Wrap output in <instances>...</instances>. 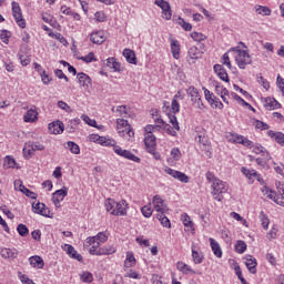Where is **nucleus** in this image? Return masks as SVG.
Segmentation results:
<instances>
[{"instance_id": "obj_51", "label": "nucleus", "mask_w": 284, "mask_h": 284, "mask_svg": "<svg viewBox=\"0 0 284 284\" xmlns=\"http://www.w3.org/2000/svg\"><path fill=\"white\" fill-rule=\"evenodd\" d=\"M80 61H84V63H92V61H97L94 58V52H89L88 55L80 57Z\"/></svg>"}, {"instance_id": "obj_30", "label": "nucleus", "mask_w": 284, "mask_h": 284, "mask_svg": "<svg viewBox=\"0 0 284 284\" xmlns=\"http://www.w3.org/2000/svg\"><path fill=\"white\" fill-rule=\"evenodd\" d=\"M203 252H199L194 250V246H192V260L195 265H201L203 263Z\"/></svg>"}, {"instance_id": "obj_64", "label": "nucleus", "mask_w": 284, "mask_h": 284, "mask_svg": "<svg viewBox=\"0 0 284 284\" xmlns=\"http://www.w3.org/2000/svg\"><path fill=\"white\" fill-rule=\"evenodd\" d=\"M55 77H58V79H64V81L68 83V81H70V79H68L64 74H63V70L61 69H57L54 71Z\"/></svg>"}, {"instance_id": "obj_7", "label": "nucleus", "mask_w": 284, "mask_h": 284, "mask_svg": "<svg viewBox=\"0 0 284 284\" xmlns=\"http://www.w3.org/2000/svg\"><path fill=\"white\" fill-rule=\"evenodd\" d=\"M113 152L118 154V156H122V159H128L129 161H133L134 163H141V159L130 151L122 149L120 145L113 148Z\"/></svg>"}, {"instance_id": "obj_18", "label": "nucleus", "mask_w": 284, "mask_h": 284, "mask_svg": "<svg viewBox=\"0 0 284 284\" xmlns=\"http://www.w3.org/2000/svg\"><path fill=\"white\" fill-rule=\"evenodd\" d=\"M214 72L220 77L221 81H225V83H230V77L227 75V71L221 64H215L213 67Z\"/></svg>"}, {"instance_id": "obj_29", "label": "nucleus", "mask_w": 284, "mask_h": 284, "mask_svg": "<svg viewBox=\"0 0 284 284\" xmlns=\"http://www.w3.org/2000/svg\"><path fill=\"white\" fill-rule=\"evenodd\" d=\"M199 143L203 145L206 150V155L212 156V152H210V140L205 136V133L197 135Z\"/></svg>"}, {"instance_id": "obj_63", "label": "nucleus", "mask_w": 284, "mask_h": 284, "mask_svg": "<svg viewBox=\"0 0 284 284\" xmlns=\"http://www.w3.org/2000/svg\"><path fill=\"white\" fill-rule=\"evenodd\" d=\"M4 162L7 163L8 168H19L17 166V161L12 156H7Z\"/></svg>"}, {"instance_id": "obj_15", "label": "nucleus", "mask_w": 284, "mask_h": 284, "mask_svg": "<svg viewBox=\"0 0 284 284\" xmlns=\"http://www.w3.org/2000/svg\"><path fill=\"white\" fill-rule=\"evenodd\" d=\"M19 59L21 65H30V55L28 54V44L20 47Z\"/></svg>"}, {"instance_id": "obj_6", "label": "nucleus", "mask_w": 284, "mask_h": 284, "mask_svg": "<svg viewBox=\"0 0 284 284\" xmlns=\"http://www.w3.org/2000/svg\"><path fill=\"white\" fill-rule=\"evenodd\" d=\"M11 6L16 23H18L19 28H26V20L23 19V14L21 13V6H19V2L16 1H13Z\"/></svg>"}, {"instance_id": "obj_34", "label": "nucleus", "mask_w": 284, "mask_h": 284, "mask_svg": "<svg viewBox=\"0 0 284 284\" xmlns=\"http://www.w3.org/2000/svg\"><path fill=\"white\" fill-rule=\"evenodd\" d=\"M37 121V111L30 109L24 114V122L26 123H34Z\"/></svg>"}, {"instance_id": "obj_33", "label": "nucleus", "mask_w": 284, "mask_h": 284, "mask_svg": "<svg viewBox=\"0 0 284 284\" xmlns=\"http://www.w3.org/2000/svg\"><path fill=\"white\" fill-rule=\"evenodd\" d=\"M253 152L255 154H262V156H264V159H266V161H268V159H270V153L262 145H258V144L253 145Z\"/></svg>"}, {"instance_id": "obj_16", "label": "nucleus", "mask_w": 284, "mask_h": 284, "mask_svg": "<svg viewBox=\"0 0 284 284\" xmlns=\"http://www.w3.org/2000/svg\"><path fill=\"white\" fill-rule=\"evenodd\" d=\"M48 130L50 134H61L63 133V130H65V126L63 125V122L55 121V122L49 123Z\"/></svg>"}, {"instance_id": "obj_59", "label": "nucleus", "mask_w": 284, "mask_h": 284, "mask_svg": "<svg viewBox=\"0 0 284 284\" xmlns=\"http://www.w3.org/2000/svg\"><path fill=\"white\" fill-rule=\"evenodd\" d=\"M0 39L4 43H10V32L8 30H2L0 34Z\"/></svg>"}, {"instance_id": "obj_57", "label": "nucleus", "mask_w": 284, "mask_h": 284, "mask_svg": "<svg viewBox=\"0 0 284 284\" xmlns=\"http://www.w3.org/2000/svg\"><path fill=\"white\" fill-rule=\"evenodd\" d=\"M266 194V199H270L271 201H276V199H278V194H276V191L273 190H266V192L264 193Z\"/></svg>"}, {"instance_id": "obj_8", "label": "nucleus", "mask_w": 284, "mask_h": 284, "mask_svg": "<svg viewBox=\"0 0 284 284\" xmlns=\"http://www.w3.org/2000/svg\"><path fill=\"white\" fill-rule=\"evenodd\" d=\"M170 123L173 125L170 126V124H164V130H166V133L170 134V136H176V131L175 130H181V126L179 125V120H176V115H172V113H168Z\"/></svg>"}, {"instance_id": "obj_17", "label": "nucleus", "mask_w": 284, "mask_h": 284, "mask_svg": "<svg viewBox=\"0 0 284 284\" xmlns=\"http://www.w3.org/2000/svg\"><path fill=\"white\" fill-rule=\"evenodd\" d=\"M90 41L91 43L101 45V43H105V33L103 31H94L91 33Z\"/></svg>"}, {"instance_id": "obj_39", "label": "nucleus", "mask_w": 284, "mask_h": 284, "mask_svg": "<svg viewBox=\"0 0 284 284\" xmlns=\"http://www.w3.org/2000/svg\"><path fill=\"white\" fill-rule=\"evenodd\" d=\"M114 252H116V248H114V246L102 247L99 248L98 256L114 254Z\"/></svg>"}, {"instance_id": "obj_24", "label": "nucleus", "mask_w": 284, "mask_h": 284, "mask_svg": "<svg viewBox=\"0 0 284 284\" xmlns=\"http://www.w3.org/2000/svg\"><path fill=\"white\" fill-rule=\"evenodd\" d=\"M18 254L16 248H0V256L2 258H17Z\"/></svg>"}, {"instance_id": "obj_9", "label": "nucleus", "mask_w": 284, "mask_h": 284, "mask_svg": "<svg viewBox=\"0 0 284 284\" xmlns=\"http://www.w3.org/2000/svg\"><path fill=\"white\" fill-rule=\"evenodd\" d=\"M153 210L155 212H159V214H163L165 212H169L170 209H168V204H165V201L161 199L159 195L153 196Z\"/></svg>"}, {"instance_id": "obj_12", "label": "nucleus", "mask_w": 284, "mask_h": 284, "mask_svg": "<svg viewBox=\"0 0 284 284\" xmlns=\"http://www.w3.org/2000/svg\"><path fill=\"white\" fill-rule=\"evenodd\" d=\"M14 187L16 190H19V192H22V194H26L29 199H37V193L30 191V189L26 187L23 185V182L21 180H16L14 181Z\"/></svg>"}, {"instance_id": "obj_23", "label": "nucleus", "mask_w": 284, "mask_h": 284, "mask_svg": "<svg viewBox=\"0 0 284 284\" xmlns=\"http://www.w3.org/2000/svg\"><path fill=\"white\" fill-rule=\"evenodd\" d=\"M77 78L82 88H90L92 83V79H90V75L85 73H78Z\"/></svg>"}, {"instance_id": "obj_10", "label": "nucleus", "mask_w": 284, "mask_h": 284, "mask_svg": "<svg viewBox=\"0 0 284 284\" xmlns=\"http://www.w3.org/2000/svg\"><path fill=\"white\" fill-rule=\"evenodd\" d=\"M32 210L34 214H40V216H45L47 219H52L50 215V209L43 203H32Z\"/></svg>"}, {"instance_id": "obj_37", "label": "nucleus", "mask_w": 284, "mask_h": 284, "mask_svg": "<svg viewBox=\"0 0 284 284\" xmlns=\"http://www.w3.org/2000/svg\"><path fill=\"white\" fill-rule=\"evenodd\" d=\"M241 172H242V174H244V176H246V179H248V181H252L254 179V176H257L256 175V170H250L245 166H243L241 169Z\"/></svg>"}, {"instance_id": "obj_22", "label": "nucleus", "mask_w": 284, "mask_h": 284, "mask_svg": "<svg viewBox=\"0 0 284 284\" xmlns=\"http://www.w3.org/2000/svg\"><path fill=\"white\" fill-rule=\"evenodd\" d=\"M29 263L32 267H37V270H43V265H45L43 258L39 255L29 257Z\"/></svg>"}, {"instance_id": "obj_38", "label": "nucleus", "mask_w": 284, "mask_h": 284, "mask_svg": "<svg viewBox=\"0 0 284 284\" xmlns=\"http://www.w3.org/2000/svg\"><path fill=\"white\" fill-rule=\"evenodd\" d=\"M81 124V119L75 118L73 120H70V125L67 126L68 132L72 133L77 130V126Z\"/></svg>"}, {"instance_id": "obj_55", "label": "nucleus", "mask_w": 284, "mask_h": 284, "mask_svg": "<svg viewBox=\"0 0 284 284\" xmlns=\"http://www.w3.org/2000/svg\"><path fill=\"white\" fill-rule=\"evenodd\" d=\"M255 128L257 130H270V124H267V123H265V122H263L261 120H256L255 121Z\"/></svg>"}, {"instance_id": "obj_21", "label": "nucleus", "mask_w": 284, "mask_h": 284, "mask_svg": "<svg viewBox=\"0 0 284 284\" xmlns=\"http://www.w3.org/2000/svg\"><path fill=\"white\" fill-rule=\"evenodd\" d=\"M264 108L266 110H278L281 108V103H278L274 98H265Z\"/></svg>"}, {"instance_id": "obj_62", "label": "nucleus", "mask_w": 284, "mask_h": 284, "mask_svg": "<svg viewBox=\"0 0 284 284\" xmlns=\"http://www.w3.org/2000/svg\"><path fill=\"white\" fill-rule=\"evenodd\" d=\"M82 119L84 122H87L88 125H90L91 128H97V120H92L90 119V116L83 114Z\"/></svg>"}, {"instance_id": "obj_1", "label": "nucleus", "mask_w": 284, "mask_h": 284, "mask_svg": "<svg viewBox=\"0 0 284 284\" xmlns=\"http://www.w3.org/2000/svg\"><path fill=\"white\" fill-rule=\"evenodd\" d=\"M206 180L211 183L212 196H214L215 201H222L223 194L227 193V183L216 179L210 171L206 172Z\"/></svg>"}, {"instance_id": "obj_3", "label": "nucleus", "mask_w": 284, "mask_h": 284, "mask_svg": "<svg viewBox=\"0 0 284 284\" xmlns=\"http://www.w3.org/2000/svg\"><path fill=\"white\" fill-rule=\"evenodd\" d=\"M152 130H154L152 124L144 128V145L146 152H156V136L152 134Z\"/></svg>"}, {"instance_id": "obj_50", "label": "nucleus", "mask_w": 284, "mask_h": 284, "mask_svg": "<svg viewBox=\"0 0 284 284\" xmlns=\"http://www.w3.org/2000/svg\"><path fill=\"white\" fill-rule=\"evenodd\" d=\"M53 196H55V197L62 196L61 201H63V199H65V196H68V187L63 186L62 189L57 190L53 193Z\"/></svg>"}, {"instance_id": "obj_46", "label": "nucleus", "mask_w": 284, "mask_h": 284, "mask_svg": "<svg viewBox=\"0 0 284 284\" xmlns=\"http://www.w3.org/2000/svg\"><path fill=\"white\" fill-rule=\"evenodd\" d=\"M179 26H181L185 32L192 31V24L190 22H186L183 18H179Z\"/></svg>"}, {"instance_id": "obj_58", "label": "nucleus", "mask_w": 284, "mask_h": 284, "mask_svg": "<svg viewBox=\"0 0 284 284\" xmlns=\"http://www.w3.org/2000/svg\"><path fill=\"white\" fill-rule=\"evenodd\" d=\"M95 240L100 243H106L108 242V234H105V232H100L95 235Z\"/></svg>"}, {"instance_id": "obj_28", "label": "nucleus", "mask_w": 284, "mask_h": 284, "mask_svg": "<svg viewBox=\"0 0 284 284\" xmlns=\"http://www.w3.org/2000/svg\"><path fill=\"white\" fill-rule=\"evenodd\" d=\"M267 134H268V136L274 139V141H276V143H278V145L284 146V133L283 132H275V131L270 130L267 132Z\"/></svg>"}, {"instance_id": "obj_52", "label": "nucleus", "mask_w": 284, "mask_h": 284, "mask_svg": "<svg viewBox=\"0 0 284 284\" xmlns=\"http://www.w3.org/2000/svg\"><path fill=\"white\" fill-rule=\"evenodd\" d=\"M100 247H101V242L95 241V243L91 245L90 254L99 256V250H101Z\"/></svg>"}, {"instance_id": "obj_47", "label": "nucleus", "mask_w": 284, "mask_h": 284, "mask_svg": "<svg viewBox=\"0 0 284 284\" xmlns=\"http://www.w3.org/2000/svg\"><path fill=\"white\" fill-rule=\"evenodd\" d=\"M17 232L21 236H27L28 234H30V230H28V226H26V224H19L17 227Z\"/></svg>"}, {"instance_id": "obj_42", "label": "nucleus", "mask_w": 284, "mask_h": 284, "mask_svg": "<svg viewBox=\"0 0 284 284\" xmlns=\"http://www.w3.org/2000/svg\"><path fill=\"white\" fill-rule=\"evenodd\" d=\"M27 145L28 148H31L33 152L45 150V145L39 142H29Z\"/></svg>"}, {"instance_id": "obj_31", "label": "nucleus", "mask_w": 284, "mask_h": 284, "mask_svg": "<svg viewBox=\"0 0 284 284\" xmlns=\"http://www.w3.org/2000/svg\"><path fill=\"white\" fill-rule=\"evenodd\" d=\"M106 65L111 70H114V72H121V63L116 62L114 58L106 59Z\"/></svg>"}, {"instance_id": "obj_14", "label": "nucleus", "mask_w": 284, "mask_h": 284, "mask_svg": "<svg viewBox=\"0 0 284 284\" xmlns=\"http://www.w3.org/2000/svg\"><path fill=\"white\" fill-rule=\"evenodd\" d=\"M116 123H118V130H123V128H125L126 135L129 136V139H133L134 130L132 129V125H130V123H128V120L118 119Z\"/></svg>"}, {"instance_id": "obj_40", "label": "nucleus", "mask_w": 284, "mask_h": 284, "mask_svg": "<svg viewBox=\"0 0 284 284\" xmlns=\"http://www.w3.org/2000/svg\"><path fill=\"white\" fill-rule=\"evenodd\" d=\"M229 141H232V143H241L243 144V140L245 139V136L243 135H239V134H234V133H230L227 135Z\"/></svg>"}, {"instance_id": "obj_11", "label": "nucleus", "mask_w": 284, "mask_h": 284, "mask_svg": "<svg viewBox=\"0 0 284 284\" xmlns=\"http://www.w3.org/2000/svg\"><path fill=\"white\" fill-rule=\"evenodd\" d=\"M203 58V51L199 50V47H191L189 49V54L186 58V61L189 63H196L197 59H202Z\"/></svg>"}, {"instance_id": "obj_5", "label": "nucleus", "mask_w": 284, "mask_h": 284, "mask_svg": "<svg viewBox=\"0 0 284 284\" xmlns=\"http://www.w3.org/2000/svg\"><path fill=\"white\" fill-rule=\"evenodd\" d=\"M154 3L158 8H161L162 18L170 21V19H172V7L170 6V2L165 0H155Z\"/></svg>"}, {"instance_id": "obj_13", "label": "nucleus", "mask_w": 284, "mask_h": 284, "mask_svg": "<svg viewBox=\"0 0 284 284\" xmlns=\"http://www.w3.org/2000/svg\"><path fill=\"white\" fill-rule=\"evenodd\" d=\"M204 97L211 105H215V108H219V110H223V102L219 101V99L214 97V93L210 92V90H204Z\"/></svg>"}, {"instance_id": "obj_32", "label": "nucleus", "mask_w": 284, "mask_h": 284, "mask_svg": "<svg viewBox=\"0 0 284 284\" xmlns=\"http://www.w3.org/2000/svg\"><path fill=\"white\" fill-rule=\"evenodd\" d=\"M186 94L191 98L192 103H195V101L201 97V93H199V89L194 87H190L186 90Z\"/></svg>"}, {"instance_id": "obj_54", "label": "nucleus", "mask_w": 284, "mask_h": 284, "mask_svg": "<svg viewBox=\"0 0 284 284\" xmlns=\"http://www.w3.org/2000/svg\"><path fill=\"white\" fill-rule=\"evenodd\" d=\"M260 219H261V222H262V227L264 230H267V227H270V219H267V216H265V213H263V212H261Z\"/></svg>"}, {"instance_id": "obj_26", "label": "nucleus", "mask_w": 284, "mask_h": 284, "mask_svg": "<svg viewBox=\"0 0 284 284\" xmlns=\"http://www.w3.org/2000/svg\"><path fill=\"white\" fill-rule=\"evenodd\" d=\"M123 57L126 59L128 63L136 65V53L131 49H124Z\"/></svg>"}, {"instance_id": "obj_56", "label": "nucleus", "mask_w": 284, "mask_h": 284, "mask_svg": "<svg viewBox=\"0 0 284 284\" xmlns=\"http://www.w3.org/2000/svg\"><path fill=\"white\" fill-rule=\"evenodd\" d=\"M257 83H261L264 90H270V82L263 75L257 77Z\"/></svg>"}, {"instance_id": "obj_41", "label": "nucleus", "mask_w": 284, "mask_h": 284, "mask_svg": "<svg viewBox=\"0 0 284 284\" xmlns=\"http://www.w3.org/2000/svg\"><path fill=\"white\" fill-rule=\"evenodd\" d=\"M174 179L178 181H181V183H190V176H187L185 173L178 171L174 175Z\"/></svg>"}, {"instance_id": "obj_48", "label": "nucleus", "mask_w": 284, "mask_h": 284, "mask_svg": "<svg viewBox=\"0 0 284 284\" xmlns=\"http://www.w3.org/2000/svg\"><path fill=\"white\" fill-rule=\"evenodd\" d=\"M80 276L83 283H92V281H94V277L90 272H83Z\"/></svg>"}, {"instance_id": "obj_49", "label": "nucleus", "mask_w": 284, "mask_h": 284, "mask_svg": "<svg viewBox=\"0 0 284 284\" xmlns=\"http://www.w3.org/2000/svg\"><path fill=\"white\" fill-rule=\"evenodd\" d=\"M257 14H264V17H270L272 14V10L267 7L258 6L256 9Z\"/></svg>"}, {"instance_id": "obj_45", "label": "nucleus", "mask_w": 284, "mask_h": 284, "mask_svg": "<svg viewBox=\"0 0 284 284\" xmlns=\"http://www.w3.org/2000/svg\"><path fill=\"white\" fill-rule=\"evenodd\" d=\"M191 38L193 39V41H197V43H201V41H205L207 39L205 34L199 33L196 31L191 33Z\"/></svg>"}, {"instance_id": "obj_20", "label": "nucleus", "mask_w": 284, "mask_h": 284, "mask_svg": "<svg viewBox=\"0 0 284 284\" xmlns=\"http://www.w3.org/2000/svg\"><path fill=\"white\" fill-rule=\"evenodd\" d=\"M245 265L248 270V272L251 274H256V265H258V263L256 262V258H254V256L252 255H246L245 256Z\"/></svg>"}, {"instance_id": "obj_43", "label": "nucleus", "mask_w": 284, "mask_h": 284, "mask_svg": "<svg viewBox=\"0 0 284 284\" xmlns=\"http://www.w3.org/2000/svg\"><path fill=\"white\" fill-rule=\"evenodd\" d=\"M67 145H68V148H69V150H70V152L72 154H80L81 149L79 148V144H77V143L72 142V141H69L67 143Z\"/></svg>"}, {"instance_id": "obj_2", "label": "nucleus", "mask_w": 284, "mask_h": 284, "mask_svg": "<svg viewBox=\"0 0 284 284\" xmlns=\"http://www.w3.org/2000/svg\"><path fill=\"white\" fill-rule=\"evenodd\" d=\"M106 212L113 214V216H125L128 214V202L122 200L121 202H116L113 199H108L105 202Z\"/></svg>"}, {"instance_id": "obj_44", "label": "nucleus", "mask_w": 284, "mask_h": 284, "mask_svg": "<svg viewBox=\"0 0 284 284\" xmlns=\"http://www.w3.org/2000/svg\"><path fill=\"white\" fill-rule=\"evenodd\" d=\"M182 222L185 227H190V230H193L194 223H192V220L190 219V215H187V213H184L182 215Z\"/></svg>"}, {"instance_id": "obj_35", "label": "nucleus", "mask_w": 284, "mask_h": 284, "mask_svg": "<svg viewBox=\"0 0 284 284\" xmlns=\"http://www.w3.org/2000/svg\"><path fill=\"white\" fill-rule=\"evenodd\" d=\"M156 219L161 222V225H163V227H172V223H170V219L165 216V213H158Z\"/></svg>"}, {"instance_id": "obj_27", "label": "nucleus", "mask_w": 284, "mask_h": 284, "mask_svg": "<svg viewBox=\"0 0 284 284\" xmlns=\"http://www.w3.org/2000/svg\"><path fill=\"white\" fill-rule=\"evenodd\" d=\"M211 243V248L213 254L217 257L221 258L223 256V251L221 250V245H219V242H216L214 239H210Z\"/></svg>"}, {"instance_id": "obj_61", "label": "nucleus", "mask_w": 284, "mask_h": 284, "mask_svg": "<svg viewBox=\"0 0 284 284\" xmlns=\"http://www.w3.org/2000/svg\"><path fill=\"white\" fill-rule=\"evenodd\" d=\"M58 108H60V110H64V112H72V108H70L64 101H58Z\"/></svg>"}, {"instance_id": "obj_36", "label": "nucleus", "mask_w": 284, "mask_h": 284, "mask_svg": "<svg viewBox=\"0 0 284 284\" xmlns=\"http://www.w3.org/2000/svg\"><path fill=\"white\" fill-rule=\"evenodd\" d=\"M247 250V244L243 240H239L235 244V251L237 254H244V252Z\"/></svg>"}, {"instance_id": "obj_53", "label": "nucleus", "mask_w": 284, "mask_h": 284, "mask_svg": "<svg viewBox=\"0 0 284 284\" xmlns=\"http://www.w3.org/2000/svg\"><path fill=\"white\" fill-rule=\"evenodd\" d=\"M141 212L143 214V216L145 219H150V216H152V206L151 205H144L142 209H141Z\"/></svg>"}, {"instance_id": "obj_60", "label": "nucleus", "mask_w": 284, "mask_h": 284, "mask_svg": "<svg viewBox=\"0 0 284 284\" xmlns=\"http://www.w3.org/2000/svg\"><path fill=\"white\" fill-rule=\"evenodd\" d=\"M171 156H172V159H174V161H180L181 160V150H179V148L172 149Z\"/></svg>"}, {"instance_id": "obj_19", "label": "nucleus", "mask_w": 284, "mask_h": 284, "mask_svg": "<svg viewBox=\"0 0 284 284\" xmlns=\"http://www.w3.org/2000/svg\"><path fill=\"white\" fill-rule=\"evenodd\" d=\"M64 252H67V254L71 257L74 258L75 261H79L81 263V261H83V256L81 254H79L77 252V250H74V246L70 245V244H65L64 245Z\"/></svg>"}, {"instance_id": "obj_4", "label": "nucleus", "mask_w": 284, "mask_h": 284, "mask_svg": "<svg viewBox=\"0 0 284 284\" xmlns=\"http://www.w3.org/2000/svg\"><path fill=\"white\" fill-rule=\"evenodd\" d=\"M232 51L237 53L235 61L241 70H245V65H251L252 57L247 51L241 50L239 48H233Z\"/></svg>"}, {"instance_id": "obj_25", "label": "nucleus", "mask_w": 284, "mask_h": 284, "mask_svg": "<svg viewBox=\"0 0 284 284\" xmlns=\"http://www.w3.org/2000/svg\"><path fill=\"white\" fill-rule=\"evenodd\" d=\"M171 53L173 59H179L181 57V44L178 40L171 39Z\"/></svg>"}]
</instances>
